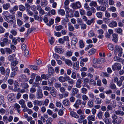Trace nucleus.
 Here are the masks:
<instances>
[{
  "label": "nucleus",
  "instance_id": "nucleus-42",
  "mask_svg": "<svg viewBox=\"0 0 124 124\" xmlns=\"http://www.w3.org/2000/svg\"><path fill=\"white\" fill-rule=\"evenodd\" d=\"M21 84L23 88H24V89H26L29 87V86L27 83H22Z\"/></svg>",
  "mask_w": 124,
  "mask_h": 124
},
{
  "label": "nucleus",
  "instance_id": "nucleus-23",
  "mask_svg": "<svg viewBox=\"0 0 124 124\" xmlns=\"http://www.w3.org/2000/svg\"><path fill=\"white\" fill-rule=\"evenodd\" d=\"M68 29L70 31H72L74 30L75 28L73 26L72 24L70 22L68 23Z\"/></svg>",
  "mask_w": 124,
  "mask_h": 124
},
{
  "label": "nucleus",
  "instance_id": "nucleus-53",
  "mask_svg": "<svg viewBox=\"0 0 124 124\" xmlns=\"http://www.w3.org/2000/svg\"><path fill=\"white\" fill-rule=\"evenodd\" d=\"M19 103L21 105V107L22 106H24L25 105V101L23 99H21L19 101Z\"/></svg>",
  "mask_w": 124,
  "mask_h": 124
},
{
  "label": "nucleus",
  "instance_id": "nucleus-35",
  "mask_svg": "<svg viewBox=\"0 0 124 124\" xmlns=\"http://www.w3.org/2000/svg\"><path fill=\"white\" fill-rule=\"evenodd\" d=\"M114 61L119 62H123V60L122 59L117 56H115L114 57Z\"/></svg>",
  "mask_w": 124,
  "mask_h": 124
},
{
  "label": "nucleus",
  "instance_id": "nucleus-28",
  "mask_svg": "<svg viewBox=\"0 0 124 124\" xmlns=\"http://www.w3.org/2000/svg\"><path fill=\"white\" fill-rule=\"evenodd\" d=\"M97 1L100 5H104L105 4L106 2L107 3H108V0H98Z\"/></svg>",
  "mask_w": 124,
  "mask_h": 124
},
{
  "label": "nucleus",
  "instance_id": "nucleus-26",
  "mask_svg": "<svg viewBox=\"0 0 124 124\" xmlns=\"http://www.w3.org/2000/svg\"><path fill=\"white\" fill-rule=\"evenodd\" d=\"M50 75L43 74L41 75V77L42 78L46 80L48 79L49 77H50Z\"/></svg>",
  "mask_w": 124,
  "mask_h": 124
},
{
  "label": "nucleus",
  "instance_id": "nucleus-8",
  "mask_svg": "<svg viewBox=\"0 0 124 124\" xmlns=\"http://www.w3.org/2000/svg\"><path fill=\"white\" fill-rule=\"evenodd\" d=\"M81 104H82V102L81 100L78 99L76 101L75 103L73 105V106L76 108L78 109L79 107V106Z\"/></svg>",
  "mask_w": 124,
  "mask_h": 124
},
{
  "label": "nucleus",
  "instance_id": "nucleus-47",
  "mask_svg": "<svg viewBox=\"0 0 124 124\" xmlns=\"http://www.w3.org/2000/svg\"><path fill=\"white\" fill-rule=\"evenodd\" d=\"M3 120L4 122L6 124H7L8 122V118L6 115L3 116Z\"/></svg>",
  "mask_w": 124,
  "mask_h": 124
},
{
  "label": "nucleus",
  "instance_id": "nucleus-11",
  "mask_svg": "<svg viewBox=\"0 0 124 124\" xmlns=\"http://www.w3.org/2000/svg\"><path fill=\"white\" fill-rule=\"evenodd\" d=\"M14 107L15 109L19 113H20L21 106L19 104L17 103L15 104L14 105Z\"/></svg>",
  "mask_w": 124,
  "mask_h": 124
},
{
  "label": "nucleus",
  "instance_id": "nucleus-37",
  "mask_svg": "<svg viewBox=\"0 0 124 124\" xmlns=\"http://www.w3.org/2000/svg\"><path fill=\"white\" fill-rule=\"evenodd\" d=\"M73 66V68L74 70H77L79 68L78 63L77 62L75 63L74 64Z\"/></svg>",
  "mask_w": 124,
  "mask_h": 124
},
{
  "label": "nucleus",
  "instance_id": "nucleus-13",
  "mask_svg": "<svg viewBox=\"0 0 124 124\" xmlns=\"http://www.w3.org/2000/svg\"><path fill=\"white\" fill-rule=\"evenodd\" d=\"M41 80V78L39 76H38L36 77L35 80L36 83L35 82L34 84L33 85V86L34 87H38L39 86V85H38L39 83V81Z\"/></svg>",
  "mask_w": 124,
  "mask_h": 124
},
{
  "label": "nucleus",
  "instance_id": "nucleus-30",
  "mask_svg": "<svg viewBox=\"0 0 124 124\" xmlns=\"http://www.w3.org/2000/svg\"><path fill=\"white\" fill-rule=\"evenodd\" d=\"M58 79L59 81L61 83H63L67 81V80L65 78L62 76L60 77Z\"/></svg>",
  "mask_w": 124,
  "mask_h": 124
},
{
  "label": "nucleus",
  "instance_id": "nucleus-55",
  "mask_svg": "<svg viewBox=\"0 0 124 124\" xmlns=\"http://www.w3.org/2000/svg\"><path fill=\"white\" fill-rule=\"evenodd\" d=\"M108 49L111 50H113L114 49V46L112 44H109L108 46Z\"/></svg>",
  "mask_w": 124,
  "mask_h": 124
},
{
  "label": "nucleus",
  "instance_id": "nucleus-2",
  "mask_svg": "<svg viewBox=\"0 0 124 124\" xmlns=\"http://www.w3.org/2000/svg\"><path fill=\"white\" fill-rule=\"evenodd\" d=\"M121 65L120 63H115L112 66V70L114 71L115 70H119L121 69Z\"/></svg>",
  "mask_w": 124,
  "mask_h": 124
},
{
  "label": "nucleus",
  "instance_id": "nucleus-20",
  "mask_svg": "<svg viewBox=\"0 0 124 124\" xmlns=\"http://www.w3.org/2000/svg\"><path fill=\"white\" fill-rule=\"evenodd\" d=\"M56 52L62 54L63 52V50L62 48H59L58 46H56L55 48Z\"/></svg>",
  "mask_w": 124,
  "mask_h": 124
},
{
  "label": "nucleus",
  "instance_id": "nucleus-61",
  "mask_svg": "<svg viewBox=\"0 0 124 124\" xmlns=\"http://www.w3.org/2000/svg\"><path fill=\"white\" fill-rule=\"evenodd\" d=\"M97 116L99 119H101L102 117V113L101 111H99L97 115Z\"/></svg>",
  "mask_w": 124,
  "mask_h": 124
},
{
  "label": "nucleus",
  "instance_id": "nucleus-25",
  "mask_svg": "<svg viewBox=\"0 0 124 124\" xmlns=\"http://www.w3.org/2000/svg\"><path fill=\"white\" fill-rule=\"evenodd\" d=\"M15 55L14 54L9 55L8 57L9 60L10 61L12 62L14 61V59L16 60V58H15Z\"/></svg>",
  "mask_w": 124,
  "mask_h": 124
},
{
  "label": "nucleus",
  "instance_id": "nucleus-15",
  "mask_svg": "<svg viewBox=\"0 0 124 124\" xmlns=\"http://www.w3.org/2000/svg\"><path fill=\"white\" fill-rule=\"evenodd\" d=\"M70 114L72 117L76 118H78L79 116L75 112L71 111L70 112Z\"/></svg>",
  "mask_w": 124,
  "mask_h": 124
},
{
  "label": "nucleus",
  "instance_id": "nucleus-38",
  "mask_svg": "<svg viewBox=\"0 0 124 124\" xmlns=\"http://www.w3.org/2000/svg\"><path fill=\"white\" fill-rule=\"evenodd\" d=\"M79 44L80 48H82L84 47L85 45L82 40H80L79 41Z\"/></svg>",
  "mask_w": 124,
  "mask_h": 124
},
{
  "label": "nucleus",
  "instance_id": "nucleus-49",
  "mask_svg": "<svg viewBox=\"0 0 124 124\" xmlns=\"http://www.w3.org/2000/svg\"><path fill=\"white\" fill-rule=\"evenodd\" d=\"M89 84L90 85H92L94 86L96 85L95 81L92 79H91L89 81Z\"/></svg>",
  "mask_w": 124,
  "mask_h": 124
},
{
  "label": "nucleus",
  "instance_id": "nucleus-60",
  "mask_svg": "<svg viewBox=\"0 0 124 124\" xmlns=\"http://www.w3.org/2000/svg\"><path fill=\"white\" fill-rule=\"evenodd\" d=\"M30 67L31 69L35 70H37L39 69L38 67L36 65H31L30 66Z\"/></svg>",
  "mask_w": 124,
  "mask_h": 124
},
{
  "label": "nucleus",
  "instance_id": "nucleus-44",
  "mask_svg": "<svg viewBox=\"0 0 124 124\" xmlns=\"http://www.w3.org/2000/svg\"><path fill=\"white\" fill-rule=\"evenodd\" d=\"M87 90L86 88L84 87L82 88L81 89V92L83 94H86L87 93Z\"/></svg>",
  "mask_w": 124,
  "mask_h": 124
},
{
  "label": "nucleus",
  "instance_id": "nucleus-54",
  "mask_svg": "<svg viewBox=\"0 0 124 124\" xmlns=\"http://www.w3.org/2000/svg\"><path fill=\"white\" fill-rule=\"evenodd\" d=\"M51 89V87H49L47 86H44L43 87V90H48V91H50Z\"/></svg>",
  "mask_w": 124,
  "mask_h": 124
},
{
  "label": "nucleus",
  "instance_id": "nucleus-17",
  "mask_svg": "<svg viewBox=\"0 0 124 124\" xmlns=\"http://www.w3.org/2000/svg\"><path fill=\"white\" fill-rule=\"evenodd\" d=\"M10 7V4L8 3H4L3 4L2 7L4 9L7 10Z\"/></svg>",
  "mask_w": 124,
  "mask_h": 124
},
{
  "label": "nucleus",
  "instance_id": "nucleus-63",
  "mask_svg": "<svg viewBox=\"0 0 124 124\" xmlns=\"http://www.w3.org/2000/svg\"><path fill=\"white\" fill-rule=\"evenodd\" d=\"M19 10L21 11H23L25 10V7L23 5H21L19 6Z\"/></svg>",
  "mask_w": 124,
  "mask_h": 124
},
{
  "label": "nucleus",
  "instance_id": "nucleus-21",
  "mask_svg": "<svg viewBox=\"0 0 124 124\" xmlns=\"http://www.w3.org/2000/svg\"><path fill=\"white\" fill-rule=\"evenodd\" d=\"M109 26L111 27H116L117 26V23L116 21H113L109 24Z\"/></svg>",
  "mask_w": 124,
  "mask_h": 124
},
{
  "label": "nucleus",
  "instance_id": "nucleus-59",
  "mask_svg": "<svg viewBox=\"0 0 124 124\" xmlns=\"http://www.w3.org/2000/svg\"><path fill=\"white\" fill-rule=\"evenodd\" d=\"M4 100V97L2 95L0 96V105H1L3 103Z\"/></svg>",
  "mask_w": 124,
  "mask_h": 124
},
{
  "label": "nucleus",
  "instance_id": "nucleus-24",
  "mask_svg": "<svg viewBox=\"0 0 124 124\" xmlns=\"http://www.w3.org/2000/svg\"><path fill=\"white\" fill-rule=\"evenodd\" d=\"M87 119L88 120L94 121L95 120V117L94 115H90L87 117Z\"/></svg>",
  "mask_w": 124,
  "mask_h": 124
},
{
  "label": "nucleus",
  "instance_id": "nucleus-46",
  "mask_svg": "<svg viewBox=\"0 0 124 124\" xmlns=\"http://www.w3.org/2000/svg\"><path fill=\"white\" fill-rule=\"evenodd\" d=\"M88 95L89 97L93 100H95L96 98V96H94L93 93H89Z\"/></svg>",
  "mask_w": 124,
  "mask_h": 124
},
{
  "label": "nucleus",
  "instance_id": "nucleus-57",
  "mask_svg": "<svg viewBox=\"0 0 124 124\" xmlns=\"http://www.w3.org/2000/svg\"><path fill=\"white\" fill-rule=\"evenodd\" d=\"M96 101H95L96 102V103L97 104H101L102 102V100L101 99L99 98H96Z\"/></svg>",
  "mask_w": 124,
  "mask_h": 124
},
{
  "label": "nucleus",
  "instance_id": "nucleus-48",
  "mask_svg": "<svg viewBox=\"0 0 124 124\" xmlns=\"http://www.w3.org/2000/svg\"><path fill=\"white\" fill-rule=\"evenodd\" d=\"M78 42V39L75 37H74L72 39V43H73L74 45H75Z\"/></svg>",
  "mask_w": 124,
  "mask_h": 124
},
{
  "label": "nucleus",
  "instance_id": "nucleus-6",
  "mask_svg": "<svg viewBox=\"0 0 124 124\" xmlns=\"http://www.w3.org/2000/svg\"><path fill=\"white\" fill-rule=\"evenodd\" d=\"M70 3L69 0H66L64 2V8L66 11L68 12L70 10V9L69 8L68 5Z\"/></svg>",
  "mask_w": 124,
  "mask_h": 124
},
{
  "label": "nucleus",
  "instance_id": "nucleus-31",
  "mask_svg": "<svg viewBox=\"0 0 124 124\" xmlns=\"http://www.w3.org/2000/svg\"><path fill=\"white\" fill-rule=\"evenodd\" d=\"M62 103L64 106H68L70 104V102L69 100L65 99L63 101Z\"/></svg>",
  "mask_w": 124,
  "mask_h": 124
},
{
  "label": "nucleus",
  "instance_id": "nucleus-7",
  "mask_svg": "<svg viewBox=\"0 0 124 124\" xmlns=\"http://www.w3.org/2000/svg\"><path fill=\"white\" fill-rule=\"evenodd\" d=\"M122 120V118L121 117L116 118L114 119L112 122L113 124H119L121 122Z\"/></svg>",
  "mask_w": 124,
  "mask_h": 124
},
{
  "label": "nucleus",
  "instance_id": "nucleus-4",
  "mask_svg": "<svg viewBox=\"0 0 124 124\" xmlns=\"http://www.w3.org/2000/svg\"><path fill=\"white\" fill-rule=\"evenodd\" d=\"M37 98L39 99L42 98L43 97V94L41 88L39 86V88L37 91Z\"/></svg>",
  "mask_w": 124,
  "mask_h": 124
},
{
  "label": "nucleus",
  "instance_id": "nucleus-40",
  "mask_svg": "<svg viewBox=\"0 0 124 124\" xmlns=\"http://www.w3.org/2000/svg\"><path fill=\"white\" fill-rule=\"evenodd\" d=\"M58 12L59 14L62 16H64L65 14V11L63 9H60L59 10H58Z\"/></svg>",
  "mask_w": 124,
  "mask_h": 124
},
{
  "label": "nucleus",
  "instance_id": "nucleus-52",
  "mask_svg": "<svg viewBox=\"0 0 124 124\" xmlns=\"http://www.w3.org/2000/svg\"><path fill=\"white\" fill-rule=\"evenodd\" d=\"M48 72L50 74H53L54 72V69L52 67L49 68L48 69Z\"/></svg>",
  "mask_w": 124,
  "mask_h": 124
},
{
  "label": "nucleus",
  "instance_id": "nucleus-62",
  "mask_svg": "<svg viewBox=\"0 0 124 124\" xmlns=\"http://www.w3.org/2000/svg\"><path fill=\"white\" fill-rule=\"evenodd\" d=\"M97 16L99 18H101L102 16V13L101 12H97L96 13Z\"/></svg>",
  "mask_w": 124,
  "mask_h": 124
},
{
  "label": "nucleus",
  "instance_id": "nucleus-51",
  "mask_svg": "<svg viewBox=\"0 0 124 124\" xmlns=\"http://www.w3.org/2000/svg\"><path fill=\"white\" fill-rule=\"evenodd\" d=\"M95 19L94 18H93L90 20H88L87 21L86 23L88 25H90L92 23H93Z\"/></svg>",
  "mask_w": 124,
  "mask_h": 124
},
{
  "label": "nucleus",
  "instance_id": "nucleus-5",
  "mask_svg": "<svg viewBox=\"0 0 124 124\" xmlns=\"http://www.w3.org/2000/svg\"><path fill=\"white\" fill-rule=\"evenodd\" d=\"M82 98L83 100L82 102V105L85 106L86 103V101L88 100V97L86 95L83 94L82 96Z\"/></svg>",
  "mask_w": 124,
  "mask_h": 124
},
{
  "label": "nucleus",
  "instance_id": "nucleus-22",
  "mask_svg": "<svg viewBox=\"0 0 124 124\" xmlns=\"http://www.w3.org/2000/svg\"><path fill=\"white\" fill-rule=\"evenodd\" d=\"M79 91L78 89L76 88H73L72 89V92L71 94L73 96H74L77 94Z\"/></svg>",
  "mask_w": 124,
  "mask_h": 124
},
{
  "label": "nucleus",
  "instance_id": "nucleus-18",
  "mask_svg": "<svg viewBox=\"0 0 124 124\" xmlns=\"http://www.w3.org/2000/svg\"><path fill=\"white\" fill-rule=\"evenodd\" d=\"M112 40L115 42L116 43L118 41V35L114 33L113 34Z\"/></svg>",
  "mask_w": 124,
  "mask_h": 124
},
{
  "label": "nucleus",
  "instance_id": "nucleus-58",
  "mask_svg": "<svg viewBox=\"0 0 124 124\" xmlns=\"http://www.w3.org/2000/svg\"><path fill=\"white\" fill-rule=\"evenodd\" d=\"M77 9L80 8L82 6L80 2L78 1L75 2Z\"/></svg>",
  "mask_w": 124,
  "mask_h": 124
},
{
  "label": "nucleus",
  "instance_id": "nucleus-9",
  "mask_svg": "<svg viewBox=\"0 0 124 124\" xmlns=\"http://www.w3.org/2000/svg\"><path fill=\"white\" fill-rule=\"evenodd\" d=\"M123 49L121 47L118 46H116L115 47L114 53L116 55L118 53L122 52Z\"/></svg>",
  "mask_w": 124,
  "mask_h": 124
},
{
  "label": "nucleus",
  "instance_id": "nucleus-33",
  "mask_svg": "<svg viewBox=\"0 0 124 124\" xmlns=\"http://www.w3.org/2000/svg\"><path fill=\"white\" fill-rule=\"evenodd\" d=\"M65 62L67 65L69 66H71L72 64V62L71 60L68 59H66Z\"/></svg>",
  "mask_w": 124,
  "mask_h": 124
},
{
  "label": "nucleus",
  "instance_id": "nucleus-27",
  "mask_svg": "<svg viewBox=\"0 0 124 124\" xmlns=\"http://www.w3.org/2000/svg\"><path fill=\"white\" fill-rule=\"evenodd\" d=\"M34 19L35 20H38L40 21H42V16H38L37 15H34Z\"/></svg>",
  "mask_w": 124,
  "mask_h": 124
},
{
  "label": "nucleus",
  "instance_id": "nucleus-32",
  "mask_svg": "<svg viewBox=\"0 0 124 124\" xmlns=\"http://www.w3.org/2000/svg\"><path fill=\"white\" fill-rule=\"evenodd\" d=\"M89 5L91 7H96L97 5V4L96 1H92L89 3Z\"/></svg>",
  "mask_w": 124,
  "mask_h": 124
},
{
  "label": "nucleus",
  "instance_id": "nucleus-41",
  "mask_svg": "<svg viewBox=\"0 0 124 124\" xmlns=\"http://www.w3.org/2000/svg\"><path fill=\"white\" fill-rule=\"evenodd\" d=\"M0 73L3 75H4L5 74V69L4 67L1 66L0 68Z\"/></svg>",
  "mask_w": 124,
  "mask_h": 124
},
{
  "label": "nucleus",
  "instance_id": "nucleus-36",
  "mask_svg": "<svg viewBox=\"0 0 124 124\" xmlns=\"http://www.w3.org/2000/svg\"><path fill=\"white\" fill-rule=\"evenodd\" d=\"M96 51L95 49L92 48L91 49L88 53V54L89 55L94 54Z\"/></svg>",
  "mask_w": 124,
  "mask_h": 124
},
{
  "label": "nucleus",
  "instance_id": "nucleus-14",
  "mask_svg": "<svg viewBox=\"0 0 124 124\" xmlns=\"http://www.w3.org/2000/svg\"><path fill=\"white\" fill-rule=\"evenodd\" d=\"M56 81V79L54 78H52L50 79H49L48 81V83L50 85H52L53 83H54Z\"/></svg>",
  "mask_w": 124,
  "mask_h": 124
},
{
  "label": "nucleus",
  "instance_id": "nucleus-50",
  "mask_svg": "<svg viewBox=\"0 0 124 124\" xmlns=\"http://www.w3.org/2000/svg\"><path fill=\"white\" fill-rule=\"evenodd\" d=\"M15 61H13L11 63V65L13 67H15L16 66V65L17 64L18 62V61L16 60H15Z\"/></svg>",
  "mask_w": 124,
  "mask_h": 124
},
{
  "label": "nucleus",
  "instance_id": "nucleus-10",
  "mask_svg": "<svg viewBox=\"0 0 124 124\" xmlns=\"http://www.w3.org/2000/svg\"><path fill=\"white\" fill-rule=\"evenodd\" d=\"M34 104L35 105L41 106L43 104V101H38L37 100H34L33 101Z\"/></svg>",
  "mask_w": 124,
  "mask_h": 124
},
{
  "label": "nucleus",
  "instance_id": "nucleus-64",
  "mask_svg": "<svg viewBox=\"0 0 124 124\" xmlns=\"http://www.w3.org/2000/svg\"><path fill=\"white\" fill-rule=\"evenodd\" d=\"M52 121V119L51 118H48L46 121V124H52L51 122Z\"/></svg>",
  "mask_w": 124,
  "mask_h": 124
},
{
  "label": "nucleus",
  "instance_id": "nucleus-19",
  "mask_svg": "<svg viewBox=\"0 0 124 124\" xmlns=\"http://www.w3.org/2000/svg\"><path fill=\"white\" fill-rule=\"evenodd\" d=\"M106 9V7L102 6H98L96 8V9L98 11H105Z\"/></svg>",
  "mask_w": 124,
  "mask_h": 124
},
{
  "label": "nucleus",
  "instance_id": "nucleus-3",
  "mask_svg": "<svg viewBox=\"0 0 124 124\" xmlns=\"http://www.w3.org/2000/svg\"><path fill=\"white\" fill-rule=\"evenodd\" d=\"M15 96L13 93H11L8 95V101L12 103L16 101L15 99Z\"/></svg>",
  "mask_w": 124,
  "mask_h": 124
},
{
  "label": "nucleus",
  "instance_id": "nucleus-1",
  "mask_svg": "<svg viewBox=\"0 0 124 124\" xmlns=\"http://www.w3.org/2000/svg\"><path fill=\"white\" fill-rule=\"evenodd\" d=\"M4 20L11 24H15L16 22V18L14 16L10 15L8 16Z\"/></svg>",
  "mask_w": 124,
  "mask_h": 124
},
{
  "label": "nucleus",
  "instance_id": "nucleus-16",
  "mask_svg": "<svg viewBox=\"0 0 124 124\" xmlns=\"http://www.w3.org/2000/svg\"><path fill=\"white\" fill-rule=\"evenodd\" d=\"M50 93L51 95L53 97H56L57 94L56 90L55 88H53L51 89V90L50 92Z\"/></svg>",
  "mask_w": 124,
  "mask_h": 124
},
{
  "label": "nucleus",
  "instance_id": "nucleus-34",
  "mask_svg": "<svg viewBox=\"0 0 124 124\" xmlns=\"http://www.w3.org/2000/svg\"><path fill=\"white\" fill-rule=\"evenodd\" d=\"M105 61V59L104 58H100L97 59V63L101 64Z\"/></svg>",
  "mask_w": 124,
  "mask_h": 124
},
{
  "label": "nucleus",
  "instance_id": "nucleus-43",
  "mask_svg": "<svg viewBox=\"0 0 124 124\" xmlns=\"http://www.w3.org/2000/svg\"><path fill=\"white\" fill-rule=\"evenodd\" d=\"M108 10L109 11L112 12H115L116 10V8L114 6L111 7L110 8H108Z\"/></svg>",
  "mask_w": 124,
  "mask_h": 124
},
{
  "label": "nucleus",
  "instance_id": "nucleus-39",
  "mask_svg": "<svg viewBox=\"0 0 124 124\" xmlns=\"http://www.w3.org/2000/svg\"><path fill=\"white\" fill-rule=\"evenodd\" d=\"M56 30L57 31H60L63 28V26L61 25L56 26L55 27Z\"/></svg>",
  "mask_w": 124,
  "mask_h": 124
},
{
  "label": "nucleus",
  "instance_id": "nucleus-29",
  "mask_svg": "<svg viewBox=\"0 0 124 124\" xmlns=\"http://www.w3.org/2000/svg\"><path fill=\"white\" fill-rule=\"evenodd\" d=\"M115 113L117 115H120L122 116H123L124 114L123 111L119 110L116 111Z\"/></svg>",
  "mask_w": 124,
  "mask_h": 124
},
{
  "label": "nucleus",
  "instance_id": "nucleus-56",
  "mask_svg": "<svg viewBox=\"0 0 124 124\" xmlns=\"http://www.w3.org/2000/svg\"><path fill=\"white\" fill-rule=\"evenodd\" d=\"M87 104L90 107L92 108L93 106V102L92 101L89 100Z\"/></svg>",
  "mask_w": 124,
  "mask_h": 124
},
{
  "label": "nucleus",
  "instance_id": "nucleus-12",
  "mask_svg": "<svg viewBox=\"0 0 124 124\" xmlns=\"http://www.w3.org/2000/svg\"><path fill=\"white\" fill-rule=\"evenodd\" d=\"M83 82L82 80L78 79L76 81V86L77 88H80L81 87V84Z\"/></svg>",
  "mask_w": 124,
  "mask_h": 124
},
{
  "label": "nucleus",
  "instance_id": "nucleus-45",
  "mask_svg": "<svg viewBox=\"0 0 124 124\" xmlns=\"http://www.w3.org/2000/svg\"><path fill=\"white\" fill-rule=\"evenodd\" d=\"M21 80L23 82H26L28 80L26 78V77L24 75H21Z\"/></svg>",
  "mask_w": 124,
  "mask_h": 124
}]
</instances>
